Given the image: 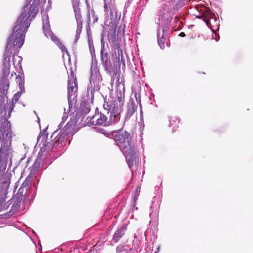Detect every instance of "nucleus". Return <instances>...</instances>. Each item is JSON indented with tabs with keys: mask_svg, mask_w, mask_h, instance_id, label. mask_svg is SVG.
Here are the masks:
<instances>
[{
	"mask_svg": "<svg viewBox=\"0 0 253 253\" xmlns=\"http://www.w3.org/2000/svg\"><path fill=\"white\" fill-rule=\"evenodd\" d=\"M113 136L116 144L123 153H128L135 148L130 134L127 131H117Z\"/></svg>",
	"mask_w": 253,
	"mask_h": 253,
	"instance_id": "4",
	"label": "nucleus"
},
{
	"mask_svg": "<svg viewBox=\"0 0 253 253\" xmlns=\"http://www.w3.org/2000/svg\"><path fill=\"white\" fill-rule=\"evenodd\" d=\"M7 193V188H4L2 186L0 187V210L1 209L2 204L5 202Z\"/></svg>",
	"mask_w": 253,
	"mask_h": 253,
	"instance_id": "15",
	"label": "nucleus"
},
{
	"mask_svg": "<svg viewBox=\"0 0 253 253\" xmlns=\"http://www.w3.org/2000/svg\"><path fill=\"white\" fill-rule=\"evenodd\" d=\"M123 105L122 97H118L117 100L112 98L108 102L105 101L103 104V110H106L107 115H105L108 120L112 117V124L116 122L120 119V114Z\"/></svg>",
	"mask_w": 253,
	"mask_h": 253,
	"instance_id": "5",
	"label": "nucleus"
},
{
	"mask_svg": "<svg viewBox=\"0 0 253 253\" xmlns=\"http://www.w3.org/2000/svg\"><path fill=\"white\" fill-rule=\"evenodd\" d=\"M155 253H157V252H156Z\"/></svg>",
	"mask_w": 253,
	"mask_h": 253,
	"instance_id": "33",
	"label": "nucleus"
},
{
	"mask_svg": "<svg viewBox=\"0 0 253 253\" xmlns=\"http://www.w3.org/2000/svg\"><path fill=\"white\" fill-rule=\"evenodd\" d=\"M165 30H163V34L161 36L160 33L159 32L158 33L157 37H158V43L160 47L163 49L165 48V43L166 42V39L164 37Z\"/></svg>",
	"mask_w": 253,
	"mask_h": 253,
	"instance_id": "19",
	"label": "nucleus"
},
{
	"mask_svg": "<svg viewBox=\"0 0 253 253\" xmlns=\"http://www.w3.org/2000/svg\"><path fill=\"white\" fill-rule=\"evenodd\" d=\"M27 0L28 1V3L27 4V5H26V6H27L29 5V4L30 3V2L32 1V0ZM27 7L28 8V7Z\"/></svg>",
	"mask_w": 253,
	"mask_h": 253,
	"instance_id": "30",
	"label": "nucleus"
},
{
	"mask_svg": "<svg viewBox=\"0 0 253 253\" xmlns=\"http://www.w3.org/2000/svg\"><path fill=\"white\" fill-rule=\"evenodd\" d=\"M116 39V31L114 30V33L112 35H110L109 36L108 39L109 41H111V42H114Z\"/></svg>",
	"mask_w": 253,
	"mask_h": 253,
	"instance_id": "23",
	"label": "nucleus"
},
{
	"mask_svg": "<svg viewBox=\"0 0 253 253\" xmlns=\"http://www.w3.org/2000/svg\"><path fill=\"white\" fill-rule=\"evenodd\" d=\"M48 38H50L51 39V40L54 42H58V41H60L56 36L54 35V34L52 33H51V35H49Z\"/></svg>",
	"mask_w": 253,
	"mask_h": 253,
	"instance_id": "22",
	"label": "nucleus"
},
{
	"mask_svg": "<svg viewBox=\"0 0 253 253\" xmlns=\"http://www.w3.org/2000/svg\"><path fill=\"white\" fill-rule=\"evenodd\" d=\"M201 17H204V20L205 21L206 24L207 26H209V25L210 24V20L208 19H207L206 18L205 16V14L203 13L202 14V15L201 16Z\"/></svg>",
	"mask_w": 253,
	"mask_h": 253,
	"instance_id": "25",
	"label": "nucleus"
},
{
	"mask_svg": "<svg viewBox=\"0 0 253 253\" xmlns=\"http://www.w3.org/2000/svg\"><path fill=\"white\" fill-rule=\"evenodd\" d=\"M19 87L21 91L24 89V82L19 83Z\"/></svg>",
	"mask_w": 253,
	"mask_h": 253,
	"instance_id": "26",
	"label": "nucleus"
},
{
	"mask_svg": "<svg viewBox=\"0 0 253 253\" xmlns=\"http://www.w3.org/2000/svg\"><path fill=\"white\" fill-rule=\"evenodd\" d=\"M78 90L77 79L72 73V77H69L68 81V99L71 101V97L76 96Z\"/></svg>",
	"mask_w": 253,
	"mask_h": 253,
	"instance_id": "8",
	"label": "nucleus"
},
{
	"mask_svg": "<svg viewBox=\"0 0 253 253\" xmlns=\"http://www.w3.org/2000/svg\"><path fill=\"white\" fill-rule=\"evenodd\" d=\"M137 107L135 106L134 103L131 102L128 106V110L126 115V118H129L136 110Z\"/></svg>",
	"mask_w": 253,
	"mask_h": 253,
	"instance_id": "18",
	"label": "nucleus"
},
{
	"mask_svg": "<svg viewBox=\"0 0 253 253\" xmlns=\"http://www.w3.org/2000/svg\"><path fill=\"white\" fill-rule=\"evenodd\" d=\"M107 114L106 110H102V112L98 113L99 118L98 120H99L100 125L108 126L112 124V120L114 119L112 118V117H111V118L107 120L105 116V115H107Z\"/></svg>",
	"mask_w": 253,
	"mask_h": 253,
	"instance_id": "11",
	"label": "nucleus"
},
{
	"mask_svg": "<svg viewBox=\"0 0 253 253\" xmlns=\"http://www.w3.org/2000/svg\"><path fill=\"white\" fill-rule=\"evenodd\" d=\"M94 23L95 22H97V20H98V18L95 15H94Z\"/></svg>",
	"mask_w": 253,
	"mask_h": 253,
	"instance_id": "29",
	"label": "nucleus"
},
{
	"mask_svg": "<svg viewBox=\"0 0 253 253\" xmlns=\"http://www.w3.org/2000/svg\"><path fill=\"white\" fill-rule=\"evenodd\" d=\"M73 6L75 12V17L77 23L76 30V39L78 40L82 32L83 28V18L81 14V10L79 7V0H72Z\"/></svg>",
	"mask_w": 253,
	"mask_h": 253,
	"instance_id": "6",
	"label": "nucleus"
},
{
	"mask_svg": "<svg viewBox=\"0 0 253 253\" xmlns=\"http://www.w3.org/2000/svg\"><path fill=\"white\" fill-rule=\"evenodd\" d=\"M127 162V164L129 168L133 167L134 162L137 160L135 148L132 149V151L128 153H124Z\"/></svg>",
	"mask_w": 253,
	"mask_h": 253,
	"instance_id": "12",
	"label": "nucleus"
},
{
	"mask_svg": "<svg viewBox=\"0 0 253 253\" xmlns=\"http://www.w3.org/2000/svg\"><path fill=\"white\" fill-rule=\"evenodd\" d=\"M126 226H127L126 224H124L115 232L112 238V240L115 243L118 242L119 240L125 235L126 229Z\"/></svg>",
	"mask_w": 253,
	"mask_h": 253,
	"instance_id": "14",
	"label": "nucleus"
},
{
	"mask_svg": "<svg viewBox=\"0 0 253 253\" xmlns=\"http://www.w3.org/2000/svg\"><path fill=\"white\" fill-rule=\"evenodd\" d=\"M38 12V3L36 0L33 1L28 10L26 6L24 7L21 14L15 22L12 34L8 38L6 50L9 48V49L14 48L16 51L22 47L30 22Z\"/></svg>",
	"mask_w": 253,
	"mask_h": 253,
	"instance_id": "1",
	"label": "nucleus"
},
{
	"mask_svg": "<svg viewBox=\"0 0 253 253\" xmlns=\"http://www.w3.org/2000/svg\"><path fill=\"white\" fill-rule=\"evenodd\" d=\"M17 82L22 83L24 82V78L22 77V76L18 75L16 76Z\"/></svg>",
	"mask_w": 253,
	"mask_h": 253,
	"instance_id": "24",
	"label": "nucleus"
},
{
	"mask_svg": "<svg viewBox=\"0 0 253 253\" xmlns=\"http://www.w3.org/2000/svg\"><path fill=\"white\" fill-rule=\"evenodd\" d=\"M40 166V162L39 158H37L36 161L34 162L31 168V170H33L34 172H35L38 170Z\"/></svg>",
	"mask_w": 253,
	"mask_h": 253,
	"instance_id": "20",
	"label": "nucleus"
},
{
	"mask_svg": "<svg viewBox=\"0 0 253 253\" xmlns=\"http://www.w3.org/2000/svg\"><path fill=\"white\" fill-rule=\"evenodd\" d=\"M104 2L105 12H109L110 14L113 15V11L115 10L116 5L115 0H103Z\"/></svg>",
	"mask_w": 253,
	"mask_h": 253,
	"instance_id": "13",
	"label": "nucleus"
},
{
	"mask_svg": "<svg viewBox=\"0 0 253 253\" xmlns=\"http://www.w3.org/2000/svg\"><path fill=\"white\" fill-rule=\"evenodd\" d=\"M42 29L44 35L47 38H48L49 35H51V33H52L50 30V24L48 20H46L43 22Z\"/></svg>",
	"mask_w": 253,
	"mask_h": 253,
	"instance_id": "17",
	"label": "nucleus"
},
{
	"mask_svg": "<svg viewBox=\"0 0 253 253\" xmlns=\"http://www.w3.org/2000/svg\"><path fill=\"white\" fill-rule=\"evenodd\" d=\"M57 44L59 47L62 51L65 52L66 53H68L67 49L66 48L64 43L62 42H60V41H58Z\"/></svg>",
	"mask_w": 253,
	"mask_h": 253,
	"instance_id": "21",
	"label": "nucleus"
},
{
	"mask_svg": "<svg viewBox=\"0 0 253 253\" xmlns=\"http://www.w3.org/2000/svg\"><path fill=\"white\" fill-rule=\"evenodd\" d=\"M101 61L105 70L108 73L114 71V66L113 67L110 57L107 52L104 51L103 48L100 51Z\"/></svg>",
	"mask_w": 253,
	"mask_h": 253,
	"instance_id": "7",
	"label": "nucleus"
},
{
	"mask_svg": "<svg viewBox=\"0 0 253 253\" xmlns=\"http://www.w3.org/2000/svg\"><path fill=\"white\" fill-rule=\"evenodd\" d=\"M115 50V53L118 54V56L116 57V59H114V68L116 66V68L119 67V68H120L121 62L122 63L123 66H125V60L123 57V50L119 46L116 47Z\"/></svg>",
	"mask_w": 253,
	"mask_h": 253,
	"instance_id": "10",
	"label": "nucleus"
},
{
	"mask_svg": "<svg viewBox=\"0 0 253 253\" xmlns=\"http://www.w3.org/2000/svg\"><path fill=\"white\" fill-rule=\"evenodd\" d=\"M76 124L73 121L68 122L64 127L60 130L57 129L51 135L50 138L47 137V134L43 133L40 134L37 138L38 142L41 139L42 146L41 149L43 151L49 152L51 151L53 146L56 144L59 145L66 140L65 137L68 134H73L75 133V128Z\"/></svg>",
	"mask_w": 253,
	"mask_h": 253,
	"instance_id": "2",
	"label": "nucleus"
},
{
	"mask_svg": "<svg viewBox=\"0 0 253 253\" xmlns=\"http://www.w3.org/2000/svg\"><path fill=\"white\" fill-rule=\"evenodd\" d=\"M88 21H90V15H89V13H88Z\"/></svg>",
	"mask_w": 253,
	"mask_h": 253,
	"instance_id": "31",
	"label": "nucleus"
},
{
	"mask_svg": "<svg viewBox=\"0 0 253 253\" xmlns=\"http://www.w3.org/2000/svg\"><path fill=\"white\" fill-rule=\"evenodd\" d=\"M98 113L95 114L94 115H93L91 117H88L86 119V123L88 125H100L99 120H98Z\"/></svg>",
	"mask_w": 253,
	"mask_h": 253,
	"instance_id": "16",
	"label": "nucleus"
},
{
	"mask_svg": "<svg viewBox=\"0 0 253 253\" xmlns=\"http://www.w3.org/2000/svg\"><path fill=\"white\" fill-rule=\"evenodd\" d=\"M14 48H11L9 49L8 48L7 50L5 49V53L3 57V73L4 76H8L10 73V54L11 53V50Z\"/></svg>",
	"mask_w": 253,
	"mask_h": 253,
	"instance_id": "9",
	"label": "nucleus"
},
{
	"mask_svg": "<svg viewBox=\"0 0 253 253\" xmlns=\"http://www.w3.org/2000/svg\"><path fill=\"white\" fill-rule=\"evenodd\" d=\"M9 82L5 78L1 79L0 83V122L7 121L8 119L11 116V113L13 110L14 106V99L15 102L17 100V98L15 95L14 98L12 99L10 106L9 108L8 114L7 115L5 108V103L8 102V97L7 96V90L9 88Z\"/></svg>",
	"mask_w": 253,
	"mask_h": 253,
	"instance_id": "3",
	"label": "nucleus"
},
{
	"mask_svg": "<svg viewBox=\"0 0 253 253\" xmlns=\"http://www.w3.org/2000/svg\"><path fill=\"white\" fill-rule=\"evenodd\" d=\"M138 194L136 191V192L135 193L134 197V202H135L136 201V200L138 199Z\"/></svg>",
	"mask_w": 253,
	"mask_h": 253,
	"instance_id": "27",
	"label": "nucleus"
},
{
	"mask_svg": "<svg viewBox=\"0 0 253 253\" xmlns=\"http://www.w3.org/2000/svg\"><path fill=\"white\" fill-rule=\"evenodd\" d=\"M179 36L182 37H184L185 36V33L184 32H181V33H180Z\"/></svg>",
	"mask_w": 253,
	"mask_h": 253,
	"instance_id": "28",
	"label": "nucleus"
},
{
	"mask_svg": "<svg viewBox=\"0 0 253 253\" xmlns=\"http://www.w3.org/2000/svg\"><path fill=\"white\" fill-rule=\"evenodd\" d=\"M44 131H46V130H43V133Z\"/></svg>",
	"mask_w": 253,
	"mask_h": 253,
	"instance_id": "32",
	"label": "nucleus"
}]
</instances>
